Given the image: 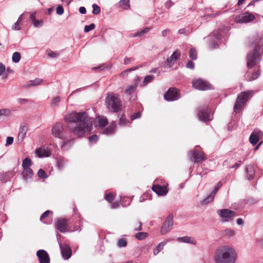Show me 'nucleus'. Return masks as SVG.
Wrapping results in <instances>:
<instances>
[{"label":"nucleus","mask_w":263,"mask_h":263,"mask_svg":"<svg viewBox=\"0 0 263 263\" xmlns=\"http://www.w3.org/2000/svg\"><path fill=\"white\" fill-rule=\"evenodd\" d=\"M68 130L73 135L81 137L91 130L92 123L85 112L72 111L64 117Z\"/></svg>","instance_id":"obj_1"},{"label":"nucleus","mask_w":263,"mask_h":263,"mask_svg":"<svg viewBox=\"0 0 263 263\" xmlns=\"http://www.w3.org/2000/svg\"><path fill=\"white\" fill-rule=\"evenodd\" d=\"M72 217L76 221H71V219L63 217L57 218L55 221L56 229L61 233L67 232L71 230L69 224L71 223L73 225L72 231L80 230L82 226L81 215L79 213L78 210L76 208L74 209V215Z\"/></svg>","instance_id":"obj_2"},{"label":"nucleus","mask_w":263,"mask_h":263,"mask_svg":"<svg viewBox=\"0 0 263 263\" xmlns=\"http://www.w3.org/2000/svg\"><path fill=\"white\" fill-rule=\"evenodd\" d=\"M237 254L232 248L228 246L218 248L215 253V263H235Z\"/></svg>","instance_id":"obj_3"},{"label":"nucleus","mask_w":263,"mask_h":263,"mask_svg":"<svg viewBox=\"0 0 263 263\" xmlns=\"http://www.w3.org/2000/svg\"><path fill=\"white\" fill-rule=\"evenodd\" d=\"M105 104L109 112L111 113L118 112L122 109V101L117 93H108L105 98Z\"/></svg>","instance_id":"obj_4"},{"label":"nucleus","mask_w":263,"mask_h":263,"mask_svg":"<svg viewBox=\"0 0 263 263\" xmlns=\"http://www.w3.org/2000/svg\"><path fill=\"white\" fill-rule=\"evenodd\" d=\"M253 93V91L250 90L242 92L238 96L234 106V111L236 114H238L241 111L246 102L252 97Z\"/></svg>","instance_id":"obj_5"},{"label":"nucleus","mask_w":263,"mask_h":263,"mask_svg":"<svg viewBox=\"0 0 263 263\" xmlns=\"http://www.w3.org/2000/svg\"><path fill=\"white\" fill-rule=\"evenodd\" d=\"M261 46H262V44L260 46L259 45H256L254 50L248 54L247 56V67L249 68H252L254 67L257 63L259 61V50Z\"/></svg>","instance_id":"obj_6"},{"label":"nucleus","mask_w":263,"mask_h":263,"mask_svg":"<svg viewBox=\"0 0 263 263\" xmlns=\"http://www.w3.org/2000/svg\"><path fill=\"white\" fill-rule=\"evenodd\" d=\"M192 85L195 89L200 90H206L213 88L212 86L209 83L202 79L193 81Z\"/></svg>","instance_id":"obj_7"},{"label":"nucleus","mask_w":263,"mask_h":263,"mask_svg":"<svg viewBox=\"0 0 263 263\" xmlns=\"http://www.w3.org/2000/svg\"><path fill=\"white\" fill-rule=\"evenodd\" d=\"M164 97L168 101L177 100L180 97L179 90L175 87H171L164 94Z\"/></svg>","instance_id":"obj_8"},{"label":"nucleus","mask_w":263,"mask_h":263,"mask_svg":"<svg viewBox=\"0 0 263 263\" xmlns=\"http://www.w3.org/2000/svg\"><path fill=\"white\" fill-rule=\"evenodd\" d=\"M64 127L63 124L56 123L51 129V134L56 138L64 139Z\"/></svg>","instance_id":"obj_9"},{"label":"nucleus","mask_w":263,"mask_h":263,"mask_svg":"<svg viewBox=\"0 0 263 263\" xmlns=\"http://www.w3.org/2000/svg\"><path fill=\"white\" fill-rule=\"evenodd\" d=\"M255 19V16L248 12L237 15L235 18V21L237 23H248Z\"/></svg>","instance_id":"obj_10"},{"label":"nucleus","mask_w":263,"mask_h":263,"mask_svg":"<svg viewBox=\"0 0 263 263\" xmlns=\"http://www.w3.org/2000/svg\"><path fill=\"white\" fill-rule=\"evenodd\" d=\"M219 215L223 218L222 220L223 222L229 221L233 219V217L236 216V212L229 210L222 209L218 211Z\"/></svg>","instance_id":"obj_11"},{"label":"nucleus","mask_w":263,"mask_h":263,"mask_svg":"<svg viewBox=\"0 0 263 263\" xmlns=\"http://www.w3.org/2000/svg\"><path fill=\"white\" fill-rule=\"evenodd\" d=\"M173 216L172 214H169L167 217L161 229V233L162 235L167 233L172 229L173 224Z\"/></svg>","instance_id":"obj_12"},{"label":"nucleus","mask_w":263,"mask_h":263,"mask_svg":"<svg viewBox=\"0 0 263 263\" xmlns=\"http://www.w3.org/2000/svg\"><path fill=\"white\" fill-rule=\"evenodd\" d=\"M190 154L192 156L191 160L194 162H200L206 159V157L205 156L203 152L193 150L190 151Z\"/></svg>","instance_id":"obj_13"},{"label":"nucleus","mask_w":263,"mask_h":263,"mask_svg":"<svg viewBox=\"0 0 263 263\" xmlns=\"http://www.w3.org/2000/svg\"><path fill=\"white\" fill-rule=\"evenodd\" d=\"M40 263H50V258L47 252L44 250H40L36 253Z\"/></svg>","instance_id":"obj_14"},{"label":"nucleus","mask_w":263,"mask_h":263,"mask_svg":"<svg viewBox=\"0 0 263 263\" xmlns=\"http://www.w3.org/2000/svg\"><path fill=\"white\" fill-rule=\"evenodd\" d=\"M222 183L221 182H218L217 185L214 190L211 192L210 195H209L206 198L204 199L202 201V203L203 204H207L210 202H211L214 198L216 193L218 191L219 189L221 186Z\"/></svg>","instance_id":"obj_15"},{"label":"nucleus","mask_w":263,"mask_h":263,"mask_svg":"<svg viewBox=\"0 0 263 263\" xmlns=\"http://www.w3.org/2000/svg\"><path fill=\"white\" fill-rule=\"evenodd\" d=\"M26 14L29 15L30 20L31 21L34 27H40L43 25V21L42 20H37L36 19L35 12L33 13L27 12Z\"/></svg>","instance_id":"obj_16"},{"label":"nucleus","mask_w":263,"mask_h":263,"mask_svg":"<svg viewBox=\"0 0 263 263\" xmlns=\"http://www.w3.org/2000/svg\"><path fill=\"white\" fill-rule=\"evenodd\" d=\"M152 190L159 195H165L167 192V190L165 186H161L158 184L154 185L152 186Z\"/></svg>","instance_id":"obj_17"},{"label":"nucleus","mask_w":263,"mask_h":263,"mask_svg":"<svg viewBox=\"0 0 263 263\" xmlns=\"http://www.w3.org/2000/svg\"><path fill=\"white\" fill-rule=\"evenodd\" d=\"M140 81V78H137L133 84L127 86V88L125 90V93L127 95H130L134 93L137 88L138 85L139 81Z\"/></svg>","instance_id":"obj_18"},{"label":"nucleus","mask_w":263,"mask_h":263,"mask_svg":"<svg viewBox=\"0 0 263 263\" xmlns=\"http://www.w3.org/2000/svg\"><path fill=\"white\" fill-rule=\"evenodd\" d=\"M180 55V53L178 50L175 51L170 58H168L166 61V63L168 66L171 67L174 64L175 61H176Z\"/></svg>","instance_id":"obj_19"},{"label":"nucleus","mask_w":263,"mask_h":263,"mask_svg":"<svg viewBox=\"0 0 263 263\" xmlns=\"http://www.w3.org/2000/svg\"><path fill=\"white\" fill-rule=\"evenodd\" d=\"M198 118L200 120L206 122L211 120L210 116L208 113L207 109L204 108L200 109L198 114Z\"/></svg>","instance_id":"obj_20"},{"label":"nucleus","mask_w":263,"mask_h":263,"mask_svg":"<svg viewBox=\"0 0 263 263\" xmlns=\"http://www.w3.org/2000/svg\"><path fill=\"white\" fill-rule=\"evenodd\" d=\"M28 130V126L26 124L22 125L19 129L17 139L18 141L22 142L26 137Z\"/></svg>","instance_id":"obj_21"},{"label":"nucleus","mask_w":263,"mask_h":263,"mask_svg":"<svg viewBox=\"0 0 263 263\" xmlns=\"http://www.w3.org/2000/svg\"><path fill=\"white\" fill-rule=\"evenodd\" d=\"M61 253L64 259L69 258L71 255V250L70 247L67 245H64L61 247Z\"/></svg>","instance_id":"obj_22"},{"label":"nucleus","mask_w":263,"mask_h":263,"mask_svg":"<svg viewBox=\"0 0 263 263\" xmlns=\"http://www.w3.org/2000/svg\"><path fill=\"white\" fill-rule=\"evenodd\" d=\"M35 153L39 157H49L51 152L48 149L44 148H39L35 151Z\"/></svg>","instance_id":"obj_23"},{"label":"nucleus","mask_w":263,"mask_h":263,"mask_svg":"<svg viewBox=\"0 0 263 263\" xmlns=\"http://www.w3.org/2000/svg\"><path fill=\"white\" fill-rule=\"evenodd\" d=\"M23 169L24 170L22 174L25 179H27L28 178H30L32 176L33 172L30 167Z\"/></svg>","instance_id":"obj_24"},{"label":"nucleus","mask_w":263,"mask_h":263,"mask_svg":"<svg viewBox=\"0 0 263 263\" xmlns=\"http://www.w3.org/2000/svg\"><path fill=\"white\" fill-rule=\"evenodd\" d=\"M177 240L178 241L186 242V243H190L192 244H196V242L194 239L189 236H184L182 237H178L177 238Z\"/></svg>","instance_id":"obj_25"},{"label":"nucleus","mask_w":263,"mask_h":263,"mask_svg":"<svg viewBox=\"0 0 263 263\" xmlns=\"http://www.w3.org/2000/svg\"><path fill=\"white\" fill-rule=\"evenodd\" d=\"M42 80L40 79H35L34 80L30 81L26 85H24L25 87L36 86L41 83Z\"/></svg>","instance_id":"obj_26"},{"label":"nucleus","mask_w":263,"mask_h":263,"mask_svg":"<svg viewBox=\"0 0 263 263\" xmlns=\"http://www.w3.org/2000/svg\"><path fill=\"white\" fill-rule=\"evenodd\" d=\"M250 142L253 145H255L259 141V137L254 133H252L250 136Z\"/></svg>","instance_id":"obj_27"},{"label":"nucleus","mask_w":263,"mask_h":263,"mask_svg":"<svg viewBox=\"0 0 263 263\" xmlns=\"http://www.w3.org/2000/svg\"><path fill=\"white\" fill-rule=\"evenodd\" d=\"M120 6L124 9L127 10L130 8L129 0H121L119 2Z\"/></svg>","instance_id":"obj_28"},{"label":"nucleus","mask_w":263,"mask_h":263,"mask_svg":"<svg viewBox=\"0 0 263 263\" xmlns=\"http://www.w3.org/2000/svg\"><path fill=\"white\" fill-rule=\"evenodd\" d=\"M66 161L63 159H59L57 161L58 168L60 170H63L66 165Z\"/></svg>","instance_id":"obj_29"},{"label":"nucleus","mask_w":263,"mask_h":263,"mask_svg":"<svg viewBox=\"0 0 263 263\" xmlns=\"http://www.w3.org/2000/svg\"><path fill=\"white\" fill-rule=\"evenodd\" d=\"M116 127V125L115 123H111L109 126L107 128H106L105 133L108 135L113 134L115 130Z\"/></svg>","instance_id":"obj_30"},{"label":"nucleus","mask_w":263,"mask_h":263,"mask_svg":"<svg viewBox=\"0 0 263 263\" xmlns=\"http://www.w3.org/2000/svg\"><path fill=\"white\" fill-rule=\"evenodd\" d=\"M98 122L99 126L104 127L108 124V120L106 117H99Z\"/></svg>","instance_id":"obj_31"},{"label":"nucleus","mask_w":263,"mask_h":263,"mask_svg":"<svg viewBox=\"0 0 263 263\" xmlns=\"http://www.w3.org/2000/svg\"><path fill=\"white\" fill-rule=\"evenodd\" d=\"M247 74L248 77L249 78L250 81H252L256 79L259 75L258 70L255 71L254 72H252L251 74L250 73V72H248Z\"/></svg>","instance_id":"obj_32"},{"label":"nucleus","mask_w":263,"mask_h":263,"mask_svg":"<svg viewBox=\"0 0 263 263\" xmlns=\"http://www.w3.org/2000/svg\"><path fill=\"white\" fill-rule=\"evenodd\" d=\"M137 68H138V67H136L135 68H131L127 69L124 70L123 71H122V72L120 73L119 76L123 78H125L126 77H127L129 72L134 71V70L137 69Z\"/></svg>","instance_id":"obj_33"},{"label":"nucleus","mask_w":263,"mask_h":263,"mask_svg":"<svg viewBox=\"0 0 263 263\" xmlns=\"http://www.w3.org/2000/svg\"><path fill=\"white\" fill-rule=\"evenodd\" d=\"M165 243L163 242H160L159 243L155 249L154 250L153 253L155 255L158 254L161 250H162Z\"/></svg>","instance_id":"obj_34"},{"label":"nucleus","mask_w":263,"mask_h":263,"mask_svg":"<svg viewBox=\"0 0 263 263\" xmlns=\"http://www.w3.org/2000/svg\"><path fill=\"white\" fill-rule=\"evenodd\" d=\"M32 163L31 160L28 158H26L22 163V166L23 168H29Z\"/></svg>","instance_id":"obj_35"},{"label":"nucleus","mask_w":263,"mask_h":263,"mask_svg":"<svg viewBox=\"0 0 263 263\" xmlns=\"http://www.w3.org/2000/svg\"><path fill=\"white\" fill-rule=\"evenodd\" d=\"M148 236V234L146 232H139L135 235L136 238L138 240H143Z\"/></svg>","instance_id":"obj_36"},{"label":"nucleus","mask_w":263,"mask_h":263,"mask_svg":"<svg viewBox=\"0 0 263 263\" xmlns=\"http://www.w3.org/2000/svg\"><path fill=\"white\" fill-rule=\"evenodd\" d=\"M190 58L193 60H195L197 57V52L195 48H191L190 50Z\"/></svg>","instance_id":"obj_37"},{"label":"nucleus","mask_w":263,"mask_h":263,"mask_svg":"<svg viewBox=\"0 0 263 263\" xmlns=\"http://www.w3.org/2000/svg\"><path fill=\"white\" fill-rule=\"evenodd\" d=\"M20 59L21 54L18 52H15L12 55V61L14 63H17L20 61Z\"/></svg>","instance_id":"obj_38"},{"label":"nucleus","mask_w":263,"mask_h":263,"mask_svg":"<svg viewBox=\"0 0 263 263\" xmlns=\"http://www.w3.org/2000/svg\"><path fill=\"white\" fill-rule=\"evenodd\" d=\"M127 240L125 238H120L119 239L117 245L120 248L125 247L127 246Z\"/></svg>","instance_id":"obj_39"},{"label":"nucleus","mask_w":263,"mask_h":263,"mask_svg":"<svg viewBox=\"0 0 263 263\" xmlns=\"http://www.w3.org/2000/svg\"><path fill=\"white\" fill-rule=\"evenodd\" d=\"M149 30H150V28H149V27H145L144 29H143V30H141L140 31L136 33L134 35V36H141L143 35H144L145 33L147 32Z\"/></svg>","instance_id":"obj_40"},{"label":"nucleus","mask_w":263,"mask_h":263,"mask_svg":"<svg viewBox=\"0 0 263 263\" xmlns=\"http://www.w3.org/2000/svg\"><path fill=\"white\" fill-rule=\"evenodd\" d=\"M134 228L136 231H140L142 230V223L139 220H136L134 223Z\"/></svg>","instance_id":"obj_41"},{"label":"nucleus","mask_w":263,"mask_h":263,"mask_svg":"<svg viewBox=\"0 0 263 263\" xmlns=\"http://www.w3.org/2000/svg\"><path fill=\"white\" fill-rule=\"evenodd\" d=\"M154 79V77L152 75H148L146 76L143 81V85L145 86L147 85L149 82H151Z\"/></svg>","instance_id":"obj_42"},{"label":"nucleus","mask_w":263,"mask_h":263,"mask_svg":"<svg viewBox=\"0 0 263 263\" xmlns=\"http://www.w3.org/2000/svg\"><path fill=\"white\" fill-rule=\"evenodd\" d=\"M127 122H128V121L126 120L125 115L124 114L122 115L119 120L120 125H125Z\"/></svg>","instance_id":"obj_43"},{"label":"nucleus","mask_w":263,"mask_h":263,"mask_svg":"<svg viewBox=\"0 0 263 263\" xmlns=\"http://www.w3.org/2000/svg\"><path fill=\"white\" fill-rule=\"evenodd\" d=\"M105 199L106 201L111 202L115 199V196L111 193H107L105 197Z\"/></svg>","instance_id":"obj_44"},{"label":"nucleus","mask_w":263,"mask_h":263,"mask_svg":"<svg viewBox=\"0 0 263 263\" xmlns=\"http://www.w3.org/2000/svg\"><path fill=\"white\" fill-rule=\"evenodd\" d=\"M11 114V111L9 109H0V116H9Z\"/></svg>","instance_id":"obj_45"},{"label":"nucleus","mask_w":263,"mask_h":263,"mask_svg":"<svg viewBox=\"0 0 263 263\" xmlns=\"http://www.w3.org/2000/svg\"><path fill=\"white\" fill-rule=\"evenodd\" d=\"M37 175L41 178L45 179L47 178L46 173L41 168L39 170Z\"/></svg>","instance_id":"obj_46"},{"label":"nucleus","mask_w":263,"mask_h":263,"mask_svg":"<svg viewBox=\"0 0 263 263\" xmlns=\"http://www.w3.org/2000/svg\"><path fill=\"white\" fill-rule=\"evenodd\" d=\"M247 178L249 180H251L253 178L254 175V172L253 170L250 168V170H249L248 168L247 169Z\"/></svg>","instance_id":"obj_47"},{"label":"nucleus","mask_w":263,"mask_h":263,"mask_svg":"<svg viewBox=\"0 0 263 263\" xmlns=\"http://www.w3.org/2000/svg\"><path fill=\"white\" fill-rule=\"evenodd\" d=\"M93 11L92 13L94 14H98L100 13V8L96 4L92 5Z\"/></svg>","instance_id":"obj_48"},{"label":"nucleus","mask_w":263,"mask_h":263,"mask_svg":"<svg viewBox=\"0 0 263 263\" xmlns=\"http://www.w3.org/2000/svg\"><path fill=\"white\" fill-rule=\"evenodd\" d=\"M95 24L93 23L90 24L89 25L85 26L84 27V31L85 32H88L95 29Z\"/></svg>","instance_id":"obj_49"},{"label":"nucleus","mask_w":263,"mask_h":263,"mask_svg":"<svg viewBox=\"0 0 263 263\" xmlns=\"http://www.w3.org/2000/svg\"><path fill=\"white\" fill-rule=\"evenodd\" d=\"M60 101V98L59 97H56L53 99L51 105L53 106H56L58 105L59 102Z\"/></svg>","instance_id":"obj_50"},{"label":"nucleus","mask_w":263,"mask_h":263,"mask_svg":"<svg viewBox=\"0 0 263 263\" xmlns=\"http://www.w3.org/2000/svg\"><path fill=\"white\" fill-rule=\"evenodd\" d=\"M224 234L225 235L228 236H232L234 235L235 232L234 231L232 230L227 229L224 231Z\"/></svg>","instance_id":"obj_51"},{"label":"nucleus","mask_w":263,"mask_h":263,"mask_svg":"<svg viewBox=\"0 0 263 263\" xmlns=\"http://www.w3.org/2000/svg\"><path fill=\"white\" fill-rule=\"evenodd\" d=\"M64 13V9L61 5H59L57 8V13L59 15H62Z\"/></svg>","instance_id":"obj_52"},{"label":"nucleus","mask_w":263,"mask_h":263,"mask_svg":"<svg viewBox=\"0 0 263 263\" xmlns=\"http://www.w3.org/2000/svg\"><path fill=\"white\" fill-rule=\"evenodd\" d=\"M51 213L50 211L47 210L45 211L41 216L40 220H43L44 219L46 218L49 214Z\"/></svg>","instance_id":"obj_53"},{"label":"nucleus","mask_w":263,"mask_h":263,"mask_svg":"<svg viewBox=\"0 0 263 263\" xmlns=\"http://www.w3.org/2000/svg\"><path fill=\"white\" fill-rule=\"evenodd\" d=\"M13 138L12 137H8L7 138L6 143L5 145L8 146V145H11L13 143Z\"/></svg>","instance_id":"obj_54"},{"label":"nucleus","mask_w":263,"mask_h":263,"mask_svg":"<svg viewBox=\"0 0 263 263\" xmlns=\"http://www.w3.org/2000/svg\"><path fill=\"white\" fill-rule=\"evenodd\" d=\"M186 66L187 68L193 69L194 68V63L192 61H189Z\"/></svg>","instance_id":"obj_55"},{"label":"nucleus","mask_w":263,"mask_h":263,"mask_svg":"<svg viewBox=\"0 0 263 263\" xmlns=\"http://www.w3.org/2000/svg\"><path fill=\"white\" fill-rule=\"evenodd\" d=\"M140 116H141V114L140 112H136V113L134 114L133 115H132L131 120H133L138 119V118H140Z\"/></svg>","instance_id":"obj_56"},{"label":"nucleus","mask_w":263,"mask_h":263,"mask_svg":"<svg viewBox=\"0 0 263 263\" xmlns=\"http://www.w3.org/2000/svg\"><path fill=\"white\" fill-rule=\"evenodd\" d=\"M174 5V3L171 0L167 1L165 4V7L167 9H170Z\"/></svg>","instance_id":"obj_57"},{"label":"nucleus","mask_w":263,"mask_h":263,"mask_svg":"<svg viewBox=\"0 0 263 263\" xmlns=\"http://www.w3.org/2000/svg\"><path fill=\"white\" fill-rule=\"evenodd\" d=\"M98 136H97L96 135H93L89 137V140L90 142H95L98 140Z\"/></svg>","instance_id":"obj_58"},{"label":"nucleus","mask_w":263,"mask_h":263,"mask_svg":"<svg viewBox=\"0 0 263 263\" xmlns=\"http://www.w3.org/2000/svg\"><path fill=\"white\" fill-rule=\"evenodd\" d=\"M20 23L18 22H16L14 23V24L12 26V29L14 30H17L21 29V27H20Z\"/></svg>","instance_id":"obj_59"},{"label":"nucleus","mask_w":263,"mask_h":263,"mask_svg":"<svg viewBox=\"0 0 263 263\" xmlns=\"http://www.w3.org/2000/svg\"><path fill=\"white\" fill-rule=\"evenodd\" d=\"M5 66L2 63H0V76H2L5 72Z\"/></svg>","instance_id":"obj_60"},{"label":"nucleus","mask_w":263,"mask_h":263,"mask_svg":"<svg viewBox=\"0 0 263 263\" xmlns=\"http://www.w3.org/2000/svg\"><path fill=\"white\" fill-rule=\"evenodd\" d=\"M48 55L49 57H51V58H55L58 56V54L57 52H55L54 51H50L48 53Z\"/></svg>","instance_id":"obj_61"},{"label":"nucleus","mask_w":263,"mask_h":263,"mask_svg":"<svg viewBox=\"0 0 263 263\" xmlns=\"http://www.w3.org/2000/svg\"><path fill=\"white\" fill-rule=\"evenodd\" d=\"M120 203L118 201H116L111 204V208L113 209L119 208Z\"/></svg>","instance_id":"obj_62"},{"label":"nucleus","mask_w":263,"mask_h":263,"mask_svg":"<svg viewBox=\"0 0 263 263\" xmlns=\"http://www.w3.org/2000/svg\"><path fill=\"white\" fill-rule=\"evenodd\" d=\"M170 33H171V30L169 29H164L162 31V36H167Z\"/></svg>","instance_id":"obj_63"},{"label":"nucleus","mask_w":263,"mask_h":263,"mask_svg":"<svg viewBox=\"0 0 263 263\" xmlns=\"http://www.w3.org/2000/svg\"><path fill=\"white\" fill-rule=\"evenodd\" d=\"M17 101L19 103L23 104H25V103H27L28 100L26 99L20 98L17 100Z\"/></svg>","instance_id":"obj_64"}]
</instances>
